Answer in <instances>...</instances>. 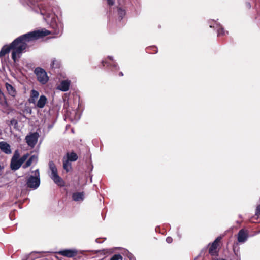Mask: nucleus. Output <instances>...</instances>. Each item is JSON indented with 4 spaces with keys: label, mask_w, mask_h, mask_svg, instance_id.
<instances>
[{
    "label": "nucleus",
    "mask_w": 260,
    "mask_h": 260,
    "mask_svg": "<svg viewBox=\"0 0 260 260\" xmlns=\"http://www.w3.org/2000/svg\"><path fill=\"white\" fill-rule=\"evenodd\" d=\"M255 215L257 216H260V204L256 207Z\"/></svg>",
    "instance_id": "c756f323"
},
{
    "label": "nucleus",
    "mask_w": 260,
    "mask_h": 260,
    "mask_svg": "<svg viewBox=\"0 0 260 260\" xmlns=\"http://www.w3.org/2000/svg\"><path fill=\"white\" fill-rule=\"evenodd\" d=\"M19 156H20V154H19V151L18 150H16L15 151L14 155L11 159H15V160L19 159L18 158L19 157Z\"/></svg>",
    "instance_id": "bb28decb"
},
{
    "label": "nucleus",
    "mask_w": 260,
    "mask_h": 260,
    "mask_svg": "<svg viewBox=\"0 0 260 260\" xmlns=\"http://www.w3.org/2000/svg\"><path fill=\"white\" fill-rule=\"evenodd\" d=\"M67 114L70 117L71 120L77 121L80 118V114H78L76 110H73L72 113H71L70 114L67 112Z\"/></svg>",
    "instance_id": "a211bd4d"
},
{
    "label": "nucleus",
    "mask_w": 260,
    "mask_h": 260,
    "mask_svg": "<svg viewBox=\"0 0 260 260\" xmlns=\"http://www.w3.org/2000/svg\"><path fill=\"white\" fill-rule=\"evenodd\" d=\"M117 12L119 18L121 20L126 14L125 11L121 8H119Z\"/></svg>",
    "instance_id": "5701e85b"
},
{
    "label": "nucleus",
    "mask_w": 260,
    "mask_h": 260,
    "mask_svg": "<svg viewBox=\"0 0 260 260\" xmlns=\"http://www.w3.org/2000/svg\"><path fill=\"white\" fill-rule=\"evenodd\" d=\"M47 101V98L44 95H41L36 104L35 106L37 108L42 109L44 107Z\"/></svg>",
    "instance_id": "ddd939ff"
},
{
    "label": "nucleus",
    "mask_w": 260,
    "mask_h": 260,
    "mask_svg": "<svg viewBox=\"0 0 260 260\" xmlns=\"http://www.w3.org/2000/svg\"><path fill=\"white\" fill-rule=\"evenodd\" d=\"M84 199V194L82 192H75L72 194V199L76 202H82Z\"/></svg>",
    "instance_id": "4468645a"
},
{
    "label": "nucleus",
    "mask_w": 260,
    "mask_h": 260,
    "mask_svg": "<svg viewBox=\"0 0 260 260\" xmlns=\"http://www.w3.org/2000/svg\"><path fill=\"white\" fill-rule=\"evenodd\" d=\"M209 23H210V27H211V28L214 27V26L212 25V24L210 22H209Z\"/></svg>",
    "instance_id": "c9c22d12"
},
{
    "label": "nucleus",
    "mask_w": 260,
    "mask_h": 260,
    "mask_svg": "<svg viewBox=\"0 0 260 260\" xmlns=\"http://www.w3.org/2000/svg\"><path fill=\"white\" fill-rule=\"evenodd\" d=\"M66 159L70 161H75L78 159V156L74 152H72L71 153L67 152L66 153Z\"/></svg>",
    "instance_id": "f3484780"
},
{
    "label": "nucleus",
    "mask_w": 260,
    "mask_h": 260,
    "mask_svg": "<svg viewBox=\"0 0 260 260\" xmlns=\"http://www.w3.org/2000/svg\"><path fill=\"white\" fill-rule=\"evenodd\" d=\"M122 259V256L120 254H115L114 255L110 260H119Z\"/></svg>",
    "instance_id": "cd10ccee"
},
{
    "label": "nucleus",
    "mask_w": 260,
    "mask_h": 260,
    "mask_svg": "<svg viewBox=\"0 0 260 260\" xmlns=\"http://www.w3.org/2000/svg\"><path fill=\"white\" fill-rule=\"evenodd\" d=\"M26 4L33 11L36 13H40L41 15L43 16L44 20L50 25L51 28L52 29V31L48 30V31L50 32L49 35L52 33L54 35L60 36L62 34L63 30V23L61 18H59L58 16H56L54 13L49 12L43 8L38 2L35 1L28 0L26 2ZM45 30V29H43L41 30ZM46 30L48 31V30L46 29ZM46 36H47V35Z\"/></svg>",
    "instance_id": "f03ea898"
},
{
    "label": "nucleus",
    "mask_w": 260,
    "mask_h": 260,
    "mask_svg": "<svg viewBox=\"0 0 260 260\" xmlns=\"http://www.w3.org/2000/svg\"><path fill=\"white\" fill-rule=\"evenodd\" d=\"M21 165L22 164L19 159H11L10 166L12 170H17Z\"/></svg>",
    "instance_id": "dca6fc26"
},
{
    "label": "nucleus",
    "mask_w": 260,
    "mask_h": 260,
    "mask_svg": "<svg viewBox=\"0 0 260 260\" xmlns=\"http://www.w3.org/2000/svg\"><path fill=\"white\" fill-rule=\"evenodd\" d=\"M70 80L68 79L64 80L60 82V84L57 87V89L62 91H67L70 88Z\"/></svg>",
    "instance_id": "1a4fd4ad"
},
{
    "label": "nucleus",
    "mask_w": 260,
    "mask_h": 260,
    "mask_svg": "<svg viewBox=\"0 0 260 260\" xmlns=\"http://www.w3.org/2000/svg\"><path fill=\"white\" fill-rule=\"evenodd\" d=\"M153 48L156 49V48L155 47H153Z\"/></svg>",
    "instance_id": "a19ab883"
},
{
    "label": "nucleus",
    "mask_w": 260,
    "mask_h": 260,
    "mask_svg": "<svg viewBox=\"0 0 260 260\" xmlns=\"http://www.w3.org/2000/svg\"><path fill=\"white\" fill-rule=\"evenodd\" d=\"M36 100L37 99L30 96V98L28 99V102L29 103H32L36 105V104L37 103Z\"/></svg>",
    "instance_id": "c85d7f7f"
},
{
    "label": "nucleus",
    "mask_w": 260,
    "mask_h": 260,
    "mask_svg": "<svg viewBox=\"0 0 260 260\" xmlns=\"http://www.w3.org/2000/svg\"><path fill=\"white\" fill-rule=\"evenodd\" d=\"M119 75L120 76H123V74L122 72H120L119 73Z\"/></svg>",
    "instance_id": "72a5a7b5"
},
{
    "label": "nucleus",
    "mask_w": 260,
    "mask_h": 260,
    "mask_svg": "<svg viewBox=\"0 0 260 260\" xmlns=\"http://www.w3.org/2000/svg\"><path fill=\"white\" fill-rule=\"evenodd\" d=\"M248 238V231L245 229L240 230L237 234V241L240 243H245Z\"/></svg>",
    "instance_id": "6e6552de"
},
{
    "label": "nucleus",
    "mask_w": 260,
    "mask_h": 260,
    "mask_svg": "<svg viewBox=\"0 0 260 260\" xmlns=\"http://www.w3.org/2000/svg\"><path fill=\"white\" fill-rule=\"evenodd\" d=\"M166 241L168 243H171L173 241V239L171 237H168L166 238Z\"/></svg>",
    "instance_id": "7c9ffc66"
},
{
    "label": "nucleus",
    "mask_w": 260,
    "mask_h": 260,
    "mask_svg": "<svg viewBox=\"0 0 260 260\" xmlns=\"http://www.w3.org/2000/svg\"><path fill=\"white\" fill-rule=\"evenodd\" d=\"M84 251H79L76 249H66L60 250L57 253L62 256L68 258H73L78 253L83 254Z\"/></svg>",
    "instance_id": "423d86ee"
},
{
    "label": "nucleus",
    "mask_w": 260,
    "mask_h": 260,
    "mask_svg": "<svg viewBox=\"0 0 260 260\" xmlns=\"http://www.w3.org/2000/svg\"><path fill=\"white\" fill-rule=\"evenodd\" d=\"M50 33L47 30H35L21 35L15 39L9 45L4 46L0 51V56H3L12 50V58L16 61L20 58L24 50L27 48V43L41 38Z\"/></svg>",
    "instance_id": "f257e3e1"
},
{
    "label": "nucleus",
    "mask_w": 260,
    "mask_h": 260,
    "mask_svg": "<svg viewBox=\"0 0 260 260\" xmlns=\"http://www.w3.org/2000/svg\"><path fill=\"white\" fill-rule=\"evenodd\" d=\"M32 175H30L26 180L27 187L32 189H36L40 184V177L39 169L32 172Z\"/></svg>",
    "instance_id": "7ed1b4c3"
},
{
    "label": "nucleus",
    "mask_w": 260,
    "mask_h": 260,
    "mask_svg": "<svg viewBox=\"0 0 260 260\" xmlns=\"http://www.w3.org/2000/svg\"><path fill=\"white\" fill-rule=\"evenodd\" d=\"M219 260H226L225 259H220Z\"/></svg>",
    "instance_id": "ea45409f"
},
{
    "label": "nucleus",
    "mask_w": 260,
    "mask_h": 260,
    "mask_svg": "<svg viewBox=\"0 0 260 260\" xmlns=\"http://www.w3.org/2000/svg\"><path fill=\"white\" fill-rule=\"evenodd\" d=\"M31 110H29V111H28V112H29L30 113H31Z\"/></svg>",
    "instance_id": "58836bf2"
},
{
    "label": "nucleus",
    "mask_w": 260,
    "mask_h": 260,
    "mask_svg": "<svg viewBox=\"0 0 260 260\" xmlns=\"http://www.w3.org/2000/svg\"><path fill=\"white\" fill-rule=\"evenodd\" d=\"M109 251V250H108V249L102 250V251Z\"/></svg>",
    "instance_id": "e433bc0d"
},
{
    "label": "nucleus",
    "mask_w": 260,
    "mask_h": 260,
    "mask_svg": "<svg viewBox=\"0 0 260 260\" xmlns=\"http://www.w3.org/2000/svg\"><path fill=\"white\" fill-rule=\"evenodd\" d=\"M220 240L219 237L217 238L212 243L211 247L209 248V252L212 255H216L217 251V248L218 246V243Z\"/></svg>",
    "instance_id": "9d476101"
},
{
    "label": "nucleus",
    "mask_w": 260,
    "mask_h": 260,
    "mask_svg": "<svg viewBox=\"0 0 260 260\" xmlns=\"http://www.w3.org/2000/svg\"><path fill=\"white\" fill-rule=\"evenodd\" d=\"M216 25V27L218 28L217 29V36H225L226 34H228V32L226 31H225L224 28L220 26L219 24H218L217 23H215Z\"/></svg>",
    "instance_id": "aec40b11"
},
{
    "label": "nucleus",
    "mask_w": 260,
    "mask_h": 260,
    "mask_svg": "<svg viewBox=\"0 0 260 260\" xmlns=\"http://www.w3.org/2000/svg\"><path fill=\"white\" fill-rule=\"evenodd\" d=\"M0 149L6 154H10L12 153L10 145L4 141L0 142Z\"/></svg>",
    "instance_id": "f8f14e48"
},
{
    "label": "nucleus",
    "mask_w": 260,
    "mask_h": 260,
    "mask_svg": "<svg viewBox=\"0 0 260 260\" xmlns=\"http://www.w3.org/2000/svg\"><path fill=\"white\" fill-rule=\"evenodd\" d=\"M39 95V93L37 90L32 89L31 91L30 96L34 98L37 99L38 98Z\"/></svg>",
    "instance_id": "b1692460"
},
{
    "label": "nucleus",
    "mask_w": 260,
    "mask_h": 260,
    "mask_svg": "<svg viewBox=\"0 0 260 260\" xmlns=\"http://www.w3.org/2000/svg\"><path fill=\"white\" fill-rule=\"evenodd\" d=\"M60 66V61L55 58H53L51 60L50 66L52 68H58Z\"/></svg>",
    "instance_id": "4be33fe9"
},
{
    "label": "nucleus",
    "mask_w": 260,
    "mask_h": 260,
    "mask_svg": "<svg viewBox=\"0 0 260 260\" xmlns=\"http://www.w3.org/2000/svg\"><path fill=\"white\" fill-rule=\"evenodd\" d=\"M179 239L181 238V235L179 233V232L177 233Z\"/></svg>",
    "instance_id": "f704fd0d"
},
{
    "label": "nucleus",
    "mask_w": 260,
    "mask_h": 260,
    "mask_svg": "<svg viewBox=\"0 0 260 260\" xmlns=\"http://www.w3.org/2000/svg\"><path fill=\"white\" fill-rule=\"evenodd\" d=\"M108 5L110 6H112L114 4V2L113 0H107Z\"/></svg>",
    "instance_id": "2f4dec72"
},
{
    "label": "nucleus",
    "mask_w": 260,
    "mask_h": 260,
    "mask_svg": "<svg viewBox=\"0 0 260 260\" xmlns=\"http://www.w3.org/2000/svg\"><path fill=\"white\" fill-rule=\"evenodd\" d=\"M36 159L37 157L35 155L31 156L27 160L25 164L23 166V168H26L30 166L34 160Z\"/></svg>",
    "instance_id": "412c9836"
},
{
    "label": "nucleus",
    "mask_w": 260,
    "mask_h": 260,
    "mask_svg": "<svg viewBox=\"0 0 260 260\" xmlns=\"http://www.w3.org/2000/svg\"><path fill=\"white\" fill-rule=\"evenodd\" d=\"M29 156L28 153L23 155L20 159H19V161L21 162V164H22L27 159Z\"/></svg>",
    "instance_id": "a878e982"
},
{
    "label": "nucleus",
    "mask_w": 260,
    "mask_h": 260,
    "mask_svg": "<svg viewBox=\"0 0 260 260\" xmlns=\"http://www.w3.org/2000/svg\"><path fill=\"white\" fill-rule=\"evenodd\" d=\"M234 251L235 252V260H241L240 254L239 253V251L238 249L237 251L234 249Z\"/></svg>",
    "instance_id": "393cba45"
},
{
    "label": "nucleus",
    "mask_w": 260,
    "mask_h": 260,
    "mask_svg": "<svg viewBox=\"0 0 260 260\" xmlns=\"http://www.w3.org/2000/svg\"><path fill=\"white\" fill-rule=\"evenodd\" d=\"M49 167L51 172L50 177L52 180L58 186H63L64 181L58 175L57 168L53 161H50L49 162Z\"/></svg>",
    "instance_id": "20e7f679"
},
{
    "label": "nucleus",
    "mask_w": 260,
    "mask_h": 260,
    "mask_svg": "<svg viewBox=\"0 0 260 260\" xmlns=\"http://www.w3.org/2000/svg\"><path fill=\"white\" fill-rule=\"evenodd\" d=\"M8 94L12 98H15L17 95V91L15 88L11 84L6 82L5 84Z\"/></svg>",
    "instance_id": "9b49d317"
},
{
    "label": "nucleus",
    "mask_w": 260,
    "mask_h": 260,
    "mask_svg": "<svg viewBox=\"0 0 260 260\" xmlns=\"http://www.w3.org/2000/svg\"><path fill=\"white\" fill-rule=\"evenodd\" d=\"M63 167L67 172H69L72 169L71 161L67 160L65 157L63 158Z\"/></svg>",
    "instance_id": "6ab92c4d"
},
{
    "label": "nucleus",
    "mask_w": 260,
    "mask_h": 260,
    "mask_svg": "<svg viewBox=\"0 0 260 260\" xmlns=\"http://www.w3.org/2000/svg\"><path fill=\"white\" fill-rule=\"evenodd\" d=\"M129 260H136L135 257L132 255L131 254L129 256H128Z\"/></svg>",
    "instance_id": "473e14b6"
},
{
    "label": "nucleus",
    "mask_w": 260,
    "mask_h": 260,
    "mask_svg": "<svg viewBox=\"0 0 260 260\" xmlns=\"http://www.w3.org/2000/svg\"><path fill=\"white\" fill-rule=\"evenodd\" d=\"M39 137V135L37 132L30 133L27 135L25 137V140L27 145L31 147H34L38 142Z\"/></svg>",
    "instance_id": "0eeeda50"
},
{
    "label": "nucleus",
    "mask_w": 260,
    "mask_h": 260,
    "mask_svg": "<svg viewBox=\"0 0 260 260\" xmlns=\"http://www.w3.org/2000/svg\"><path fill=\"white\" fill-rule=\"evenodd\" d=\"M108 58H109L111 61H112V63H110L107 61L106 60H103L102 61V63L103 66H105V64H107L108 66H110L113 67L115 70L119 69V67L116 62L114 61L113 60V57L112 56H108Z\"/></svg>",
    "instance_id": "2eb2a0df"
},
{
    "label": "nucleus",
    "mask_w": 260,
    "mask_h": 260,
    "mask_svg": "<svg viewBox=\"0 0 260 260\" xmlns=\"http://www.w3.org/2000/svg\"><path fill=\"white\" fill-rule=\"evenodd\" d=\"M38 81L42 84H45L49 80L46 72L43 68L37 67L34 71Z\"/></svg>",
    "instance_id": "39448f33"
},
{
    "label": "nucleus",
    "mask_w": 260,
    "mask_h": 260,
    "mask_svg": "<svg viewBox=\"0 0 260 260\" xmlns=\"http://www.w3.org/2000/svg\"><path fill=\"white\" fill-rule=\"evenodd\" d=\"M31 110H29V111H28V112H29L30 113H31Z\"/></svg>",
    "instance_id": "4c0bfd02"
}]
</instances>
